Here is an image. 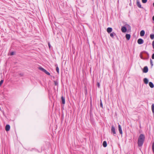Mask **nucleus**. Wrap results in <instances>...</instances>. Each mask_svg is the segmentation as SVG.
I'll return each mask as SVG.
<instances>
[{
	"label": "nucleus",
	"instance_id": "obj_16",
	"mask_svg": "<svg viewBox=\"0 0 154 154\" xmlns=\"http://www.w3.org/2000/svg\"><path fill=\"white\" fill-rule=\"evenodd\" d=\"M110 35L111 37H112V38H113L114 35H116V34L114 32H112V33L110 34Z\"/></svg>",
	"mask_w": 154,
	"mask_h": 154
},
{
	"label": "nucleus",
	"instance_id": "obj_36",
	"mask_svg": "<svg viewBox=\"0 0 154 154\" xmlns=\"http://www.w3.org/2000/svg\"><path fill=\"white\" fill-rule=\"evenodd\" d=\"M48 46H49V48H50V47H51V45H50V44L49 43H48Z\"/></svg>",
	"mask_w": 154,
	"mask_h": 154
},
{
	"label": "nucleus",
	"instance_id": "obj_12",
	"mask_svg": "<svg viewBox=\"0 0 154 154\" xmlns=\"http://www.w3.org/2000/svg\"><path fill=\"white\" fill-rule=\"evenodd\" d=\"M61 101L62 103L63 104H64L65 103V98L63 96H62L61 97Z\"/></svg>",
	"mask_w": 154,
	"mask_h": 154
},
{
	"label": "nucleus",
	"instance_id": "obj_9",
	"mask_svg": "<svg viewBox=\"0 0 154 154\" xmlns=\"http://www.w3.org/2000/svg\"><path fill=\"white\" fill-rule=\"evenodd\" d=\"M145 34V31L144 30H142L140 33V35L141 36H144Z\"/></svg>",
	"mask_w": 154,
	"mask_h": 154
},
{
	"label": "nucleus",
	"instance_id": "obj_11",
	"mask_svg": "<svg viewBox=\"0 0 154 154\" xmlns=\"http://www.w3.org/2000/svg\"><path fill=\"white\" fill-rule=\"evenodd\" d=\"M125 37L128 40H129L131 37V35L130 34H126L125 35Z\"/></svg>",
	"mask_w": 154,
	"mask_h": 154
},
{
	"label": "nucleus",
	"instance_id": "obj_6",
	"mask_svg": "<svg viewBox=\"0 0 154 154\" xmlns=\"http://www.w3.org/2000/svg\"><path fill=\"white\" fill-rule=\"evenodd\" d=\"M148 71V69L147 66H145L143 70V72L144 73H147Z\"/></svg>",
	"mask_w": 154,
	"mask_h": 154
},
{
	"label": "nucleus",
	"instance_id": "obj_8",
	"mask_svg": "<svg viewBox=\"0 0 154 154\" xmlns=\"http://www.w3.org/2000/svg\"><path fill=\"white\" fill-rule=\"evenodd\" d=\"M112 29L111 27H108L107 29V32L108 33H110L112 31Z\"/></svg>",
	"mask_w": 154,
	"mask_h": 154
},
{
	"label": "nucleus",
	"instance_id": "obj_34",
	"mask_svg": "<svg viewBox=\"0 0 154 154\" xmlns=\"http://www.w3.org/2000/svg\"><path fill=\"white\" fill-rule=\"evenodd\" d=\"M19 75H20V76H23V74H22V73H20V74H19Z\"/></svg>",
	"mask_w": 154,
	"mask_h": 154
},
{
	"label": "nucleus",
	"instance_id": "obj_31",
	"mask_svg": "<svg viewBox=\"0 0 154 154\" xmlns=\"http://www.w3.org/2000/svg\"><path fill=\"white\" fill-rule=\"evenodd\" d=\"M97 86L99 88L100 87V83L99 82H98L97 83Z\"/></svg>",
	"mask_w": 154,
	"mask_h": 154
},
{
	"label": "nucleus",
	"instance_id": "obj_3",
	"mask_svg": "<svg viewBox=\"0 0 154 154\" xmlns=\"http://www.w3.org/2000/svg\"><path fill=\"white\" fill-rule=\"evenodd\" d=\"M111 131L113 133V134H116V129L113 125L111 127Z\"/></svg>",
	"mask_w": 154,
	"mask_h": 154
},
{
	"label": "nucleus",
	"instance_id": "obj_37",
	"mask_svg": "<svg viewBox=\"0 0 154 154\" xmlns=\"http://www.w3.org/2000/svg\"><path fill=\"white\" fill-rule=\"evenodd\" d=\"M153 6L154 7V2L153 3Z\"/></svg>",
	"mask_w": 154,
	"mask_h": 154
},
{
	"label": "nucleus",
	"instance_id": "obj_14",
	"mask_svg": "<svg viewBox=\"0 0 154 154\" xmlns=\"http://www.w3.org/2000/svg\"><path fill=\"white\" fill-rule=\"evenodd\" d=\"M143 82L145 84H147L148 82V79L146 78H145L143 79Z\"/></svg>",
	"mask_w": 154,
	"mask_h": 154
},
{
	"label": "nucleus",
	"instance_id": "obj_30",
	"mask_svg": "<svg viewBox=\"0 0 154 154\" xmlns=\"http://www.w3.org/2000/svg\"><path fill=\"white\" fill-rule=\"evenodd\" d=\"M3 80H1L0 82V87L1 86V85L3 83Z\"/></svg>",
	"mask_w": 154,
	"mask_h": 154
},
{
	"label": "nucleus",
	"instance_id": "obj_33",
	"mask_svg": "<svg viewBox=\"0 0 154 154\" xmlns=\"http://www.w3.org/2000/svg\"><path fill=\"white\" fill-rule=\"evenodd\" d=\"M14 52H11V55H14Z\"/></svg>",
	"mask_w": 154,
	"mask_h": 154
},
{
	"label": "nucleus",
	"instance_id": "obj_13",
	"mask_svg": "<svg viewBox=\"0 0 154 154\" xmlns=\"http://www.w3.org/2000/svg\"><path fill=\"white\" fill-rule=\"evenodd\" d=\"M149 85L150 87L151 88H153L154 87L153 83L151 82H149Z\"/></svg>",
	"mask_w": 154,
	"mask_h": 154
},
{
	"label": "nucleus",
	"instance_id": "obj_5",
	"mask_svg": "<svg viewBox=\"0 0 154 154\" xmlns=\"http://www.w3.org/2000/svg\"><path fill=\"white\" fill-rule=\"evenodd\" d=\"M127 29L126 27L122 26L121 28V31L123 32H125L127 31Z\"/></svg>",
	"mask_w": 154,
	"mask_h": 154
},
{
	"label": "nucleus",
	"instance_id": "obj_32",
	"mask_svg": "<svg viewBox=\"0 0 154 154\" xmlns=\"http://www.w3.org/2000/svg\"><path fill=\"white\" fill-rule=\"evenodd\" d=\"M152 58L153 59H154V53L153 54L152 56Z\"/></svg>",
	"mask_w": 154,
	"mask_h": 154
},
{
	"label": "nucleus",
	"instance_id": "obj_23",
	"mask_svg": "<svg viewBox=\"0 0 154 154\" xmlns=\"http://www.w3.org/2000/svg\"><path fill=\"white\" fill-rule=\"evenodd\" d=\"M152 149L153 152L154 153V142H153L152 146Z\"/></svg>",
	"mask_w": 154,
	"mask_h": 154
},
{
	"label": "nucleus",
	"instance_id": "obj_21",
	"mask_svg": "<svg viewBox=\"0 0 154 154\" xmlns=\"http://www.w3.org/2000/svg\"><path fill=\"white\" fill-rule=\"evenodd\" d=\"M44 72L47 75H50V73L48 72L46 70H45L44 71Z\"/></svg>",
	"mask_w": 154,
	"mask_h": 154
},
{
	"label": "nucleus",
	"instance_id": "obj_19",
	"mask_svg": "<svg viewBox=\"0 0 154 154\" xmlns=\"http://www.w3.org/2000/svg\"><path fill=\"white\" fill-rule=\"evenodd\" d=\"M150 37L151 39H153L154 38V34H150Z\"/></svg>",
	"mask_w": 154,
	"mask_h": 154
},
{
	"label": "nucleus",
	"instance_id": "obj_15",
	"mask_svg": "<svg viewBox=\"0 0 154 154\" xmlns=\"http://www.w3.org/2000/svg\"><path fill=\"white\" fill-rule=\"evenodd\" d=\"M137 5L138 7L140 8H142V7L140 4V2L139 1H137Z\"/></svg>",
	"mask_w": 154,
	"mask_h": 154
},
{
	"label": "nucleus",
	"instance_id": "obj_25",
	"mask_svg": "<svg viewBox=\"0 0 154 154\" xmlns=\"http://www.w3.org/2000/svg\"><path fill=\"white\" fill-rule=\"evenodd\" d=\"M56 70L57 72L58 73H59V68H58V67L57 66V67H56Z\"/></svg>",
	"mask_w": 154,
	"mask_h": 154
},
{
	"label": "nucleus",
	"instance_id": "obj_7",
	"mask_svg": "<svg viewBox=\"0 0 154 154\" xmlns=\"http://www.w3.org/2000/svg\"><path fill=\"white\" fill-rule=\"evenodd\" d=\"M118 128L119 133H120V134H122V129L121 126L119 124L118 125Z\"/></svg>",
	"mask_w": 154,
	"mask_h": 154
},
{
	"label": "nucleus",
	"instance_id": "obj_22",
	"mask_svg": "<svg viewBox=\"0 0 154 154\" xmlns=\"http://www.w3.org/2000/svg\"><path fill=\"white\" fill-rule=\"evenodd\" d=\"M100 106L102 107V108H103V103H102V101L101 100H100Z\"/></svg>",
	"mask_w": 154,
	"mask_h": 154
},
{
	"label": "nucleus",
	"instance_id": "obj_4",
	"mask_svg": "<svg viewBox=\"0 0 154 154\" xmlns=\"http://www.w3.org/2000/svg\"><path fill=\"white\" fill-rule=\"evenodd\" d=\"M137 42L139 44L141 45L143 43L144 41L141 38H139L138 39Z\"/></svg>",
	"mask_w": 154,
	"mask_h": 154
},
{
	"label": "nucleus",
	"instance_id": "obj_2",
	"mask_svg": "<svg viewBox=\"0 0 154 154\" xmlns=\"http://www.w3.org/2000/svg\"><path fill=\"white\" fill-rule=\"evenodd\" d=\"M146 54L147 56H148V57H149V53L146 51H143L142 52H141L140 54V57L142 59H143V60H145L146 59L145 58H144L143 56H142V54Z\"/></svg>",
	"mask_w": 154,
	"mask_h": 154
},
{
	"label": "nucleus",
	"instance_id": "obj_17",
	"mask_svg": "<svg viewBox=\"0 0 154 154\" xmlns=\"http://www.w3.org/2000/svg\"><path fill=\"white\" fill-rule=\"evenodd\" d=\"M107 143H106V141H104L103 142V146L104 147H105L107 146Z\"/></svg>",
	"mask_w": 154,
	"mask_h": 154
},
{
	"label": "nucleus",
	"instance_id": "obj_26",
	"mask_svg": "<svg viewBox=\"0 0 154 154\" xmlns=\"http://www.w3.org/2000/svg\"><path fill=\"white\" fill-rule=\"evenodd\" d=\"M150 64H151V66H153V63L151 59H150Z\"/></svg>",
	"mask_w": 154,
	"mask_h": 154
},
{
	"label": "nucleus",
	"instance_id": "obj_20",
	"mask_svg": "<svg viewBox=\"0 0 154 154\" xmlns=\"http://www.w3.org/2000/svg\"><path fill=\"white\" fill-rule=\"evenodd\" d=\"M39 69L41 71H42L44 72V71H45V69L44 68H42V67H39Z\"/></svg>",
	"mask_w": 154,
	"mask_h": 154
},
{
	"label": "nucleus",
	"instance_id": "obj_29",
	"mask_svg": "<svg viewBox=\"0 0 154 154\" xmlns=\"http://www.w3.org/2000/svg\"><path fill=\"white\" fill-rule=\"evenodd\" d=\"M91 107H92V106L91 105L90 109V115H91V114L92 112V110H91Z\"/></svg>",
	"mask_w": 154,
	"mask_h": 154
},
{
	"label": "nucleus",
	"instance_id": "obj_10",
	"mask_svg": "<svg viewBox=\"0 0 154 154\" xmlns=\"http://www.w3.org/2000/svg\"><path fill=\"white\" fill-rule=\"evenodd\" d=\"M10 126L8 125H7L5 126V130L8 131L10 130Z\"/></svg>",
	"mask_w": 154,
	"mask_h": 154
},
{
	"label": "nucleus",
	"instance_id": "obj_18",
	"mask_svg": "<svg viewBox=\"0 0 154 154\" xmlns=\"http://www.w3.org/2000/svg\"><path fill=\"white\" fill-rule=\"evenodd\" d=\"M151 109L152 112L153 113H154V104H152L151 106Z\"/></svg>",
	"mask_w": 154,
	"mask_h": 154
},
{
	"label": "nucleus",
	"instance_id": "obj_35",
	"mask_svg": "<svg viewBox=\"0 0 154 154\" xmlns=\"http://www.w3.org/2000/svg\"><path fill=\"white\" fill-rule=\"evenodd\" d=\"M152 20L153 21H154V15L152 17Z\"/></svg>",
	"mask_w": 154,
	"mask_h": 154
},
{
	"label": "nucleus",
	"instance_id": "obj_24",
	"mask_svg": "<svg viewBox=\"0 0 154 154\" xmlns=\"http://www.w3.org/2000/svg\"><path fill=\"white\" fill-rule=\"evenodd\" d=\"M126 27H127L128 29H131V26L128 24H126Z\"/></svg>",
	"mask_w": 154,
	"mask_h": 154
},
{
	"label": "nucleus",
	"instance_id": "obj_28",
	"mask_svg": "<svg viewBox=\"0 0 154 154\" xmlns=\"http://www.w3.org/2000/svg\"><path fill=\"white\" fill-rule=\"evenodd\" d=\"M147 0H142V2L143 3H145L147 2Z\"/></svg>",
	"mask_w": 154,
	"mask_h": 154
},
{
	"label": "nucleus",
	"instance_id": "obj_27",
	"mask_svg": "<svg viewBox=\"0 0 154 154\" xmlns=\"http://www.w3.org/2000/svg\"><path fill=\"white\" fill-rule=\"evenodd\" d=\"M54 85H58V82L57 81H54Z\"/></svg>",
	"mask_w": 154,
	"mask_h": 154
},
{
	"label": "nucleus",
	"instance_id": "obj_1",
	"mask_svg": "<svg viewBox=\"0 0 154 154\" xmlns=\"http://www.w3.org/2000/svg\"><path fill=\"white\" fill-rule=\"evenodd\" d=\"M145 139V137L143 134H140L138 140L137 144L139 147H141L143 145Z\"/></svg>",
	"mask_w": 154,
	"mask_h": 154
}]
</instances>
